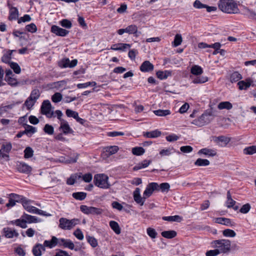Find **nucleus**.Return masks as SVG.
Wrapping results in <instances>:
<instances>
[{
    "instance_id": "obj_7",
    "label": "nucleus",
    "mask_w": 256,
    "mask_h": 256,
    "mask_svg": "<svg viewBox=\"0 0 256 256\" xmlns=\"http://www.w3.org/2000/svg\"><path fill=\"white\" fill-rule=\"evenodd\" d=\"M22 206L28 212L32 214H38L40 215H44V212L41 210L29 205L28 202L26 200L22 201Z\"/></svg>"
},
{
    "instance_id": "obj_39",
    "label": "nucleus",
    "mask_w": 256,
    "mask_h": 256,
    "mask_svg": "<svg viewBox=\"0 0 256 256\" xmlns=\"http://www.w3.org/2000/svg\"><path fill=\"white\" fill-rule=\"evenodd\" d=\"M242 78V75L238 72H234L230 76V80L232 82H238Z\"/></svg>"
},
{
    "instance_id": "obj_31",
    "label": "nucleus",
    "mask_w": 256,
    "mask_h": 256,
    "mask_svg": "<svg viewBox=\"0 0 256 256\" xmlns=\"http://www.w3.org/2000/svg\"><path fill=\"white\" fill-rule=\"evenodd\" d=\"M192 79V82L194 84H203L206 82L208 80V78L206 76H196L192 77L190 76Z\"/></svg>"
},
{
    "instance_id": "obj_61",
    "label": "nucleus",
    "mask_w": 256,
    "mask_h": 256,
    "mask_svg": "<svg viewBox=\"0 0 256 256\" xmlns=\"http://www.w3.org/2000/svg\"><path fill=\"white\" fill-rule=\"evenodd\" d=\"M214 250H210L206 252V256H216L220 254L216 248Z\"/></svg>"
},
{
    "instance_id": "obj_64",
    "label": "nucleus",
    "mask_w": 256,
    "mask_h": 256,
    "mask_svg": "<svg viewBox=\"0 0 256 256\" xmlns=\"http://www.w3.org/2000/svg\"><path fill=\"white\" fill-rule=\"evenodd\" d=\"M250 208V206L248 204H245L242 206L240 208V212L242 214H246L248 213Z\"/></svg>"
},
{
    "instance_id": "obj_16",
    "label": "nucleus",
    "mask_w": 256,
    "mask_h": 256,
    "mask_svg": "<svg viewBox=\"0 0 256 256\" xmlns=\"http://www.w3.org/2000/svg\"><path fill=\"white\" fill-rule=\"evenodd\" d=\"M3 232L4 236L7 238H12L18 237V233L15 230H12L10 228H5L3 229Z\"/></svg>"
},
{
    "instance_id": "obj_43",
    "label": "nucleus",
    "mask_w": 256,
    "mask_h": 256,
    "mask_svg": "<svg viewBox=\"0 0 256 256\" xmlns=\"http://www.w3.org/2000/svg\"><path fill=\"white\" fill-rule=\"evenodd\" d=\"M22 217L25 219L26 223H32V222H36L37 219L36 218L30 215H28L26 214H24L22 215Z\"/></svg>"
},
{
    "instance_id": "obj_36",
    "label": "nucleus",
    "mask_w": 256,
    "mask_h": 256,
    "mask_svg": "<svg viewBox=\"0 0 256 256\" xmlns=\"http://www.w3.org/2000/svg\"><path fill=\"white\" fill-rule=\"evenodd\" d=\"M153 112L154 114L158 116H166L170 114V111L168 110H155Z\"/></svg>"
},
{
    "instance_id": "obj_26",
    "label": "nucleus",
    "mask_w": 256,
    "mask_h": 256,
    "mask_svg": "<svg viewBox=\"0 0 256 256\" xmlns=\"http://www.w3.org/2000/svg\"><path fill=\"white\" fill-rule=\"evenodd\" d=\"M60 128L62 130V132L66 134L72 132V130L70 128L68 123L64 120H62V121L60 122Z\"/></svg>"
},
{
    "instance_id": "obj_32",
    "label": "nucleus",
    "mask_w": 256,
    "mask_h": 256,
    "mask_svg": "<svg viewBox=\"0 0 256 256\" xmlns=\"http://www.w3.org/2000/svg\"><path fill=\"white\" fill-rule=\"evenodd\" d=\"M210 162L206 159L199 158L194 162V164L198 166H206L210 164Z\"/></svg>"
},
{
    "instance_id": "obj_33",
    "label": "nucleus",
    "mask_w": 256,
    "mask_h": 256,
    "mask_svg": "<svg viewBox=\"0 0 256 256\" xmlns=\"http://www.w3.org/2000/svg\"><path fill=\"white\" fill-rule=\"evenodd\" d=\"M162 236L166 238H172L176 236V232L174 230L164 231L161 233Z\"/></svg>"
},
{
    "instance_id": "obj_27",
    "label": "nucleus",
    "mask_w": 256,
    "mask_h": 256,
    "mask_svg": "<svg viewBox=\"0 0 256 256\" xmlns=\"http://www.w3.org/2000/svg\"><path fill=\"white\" fill-rule=\"evenodd\" d=\"M162 134L160 131L156 130L151 132H148L144 133V135L145 136L149 138H156L160 136Z\"/></svg>"
},
{
    "instance_id": "obj_13",
    "label": "nucleus",
    "mask_w": 256,
    "mask_h": 256,
    "mask_svg": "<svg viewBox=\"0 0 256 256\" xmlns=\"http://www.w3.org/2000/svg\"><path fill=\"white\" fill-rule=\"evenodd\" d=\"M134 198L135 202L142 206L144 204L146 200V197L144 196L142 198L140 194V189L139 188H136L134 192Z\"/></svg>"
},
{
    "instance_id": "obj_23",
    "label": "nucleus",
    "mask_w": 256,
    "mask_h": 256,
    "mask_svg": "<svg viewBox=\"0 0 256 256\" xmlns=\"http://www.w3.org/2000/svg\"><path fill=\"white\" fill-rule=\"evenodd\" d=\"M45 250V248L41 244H36L33 248L32 252L34 256H41L42 251Z\"/></svg>"
},
{
    "instance_id": "obj_44",
    "label": "nucleus",
    "mask_w": 256,
    "mask_h": 256,
    "mask_svg": "<svg viewBox=\"0 0 256 256\" xmlns=\"http://www.w3.org/2000/svg\"><path fill=\"white\" fill-rule=\"evenodd\" d=\"M34 150L30 146L26 147L24 150V158H32L34 155Z\"/></svg>"
},
{
    "instance_id": "obj_1",
    "label": "nucleus",
    "mask_w": 256,
    "mask_h": 256,
    "mask_svg": "<svg viewBox=\"0 0 256 256\" xmlns=\"http://www.w3.org/2000/svg\"><path fill=\"white\" fill-rule=\"evenodd\" d=\"M218 8L223 12L228 14H238V8L237 4L233 0H220Z\"/></svg>"
},
{
    "instance_id": "obj_54",
    "label": "nucleus",
    "mask_w": 256,
    "mask_h": 256,
    "mask_svg": "<svg viewBox=\"0 0 256 256\" xmlns=\"http://www.w3.org/2000/svg\"><path fill=\"white\" fill-rule=\"evenodd\" d=\"M66 114L68 117L73 118L74 119L78 118L77 116H78V112L72 110L70 109H67L66 110Z\"/></svg>"
},
{
    "instance_id": "obj_6",
    "label": "nucleus",
    "mask_w": 256,
    "mask_h": 256,
    "mask_svg": "<svg viewBox=\"0 0 256 256\" xmlns=\"http://www.w3.org/2000/svg\"><path fill=\"white\" fill-rule=\"evenodd\" d=\"M52 105L48 100H44L41 106V112L48 118H51L54 115V112L51 110Z\"/></svg>"
},
{
    "instance_id": "obj_48",
    "label": "nucleus",
    "mask_w": 256,
    "mask_h": 256,
    "mask_svg": "<svg viewBox=\"0 0 256 256\" xmlns=\"http://www.w3.org/2000/svg\"><path fill=\"white\" fill-rule=\"evenodd\" d=\"M40 90L38 89H34L32 91L29 97L36 102V100L40 98Z\"/></svg>"
},
{
    "instance_id": "obj_25",
    "label": "nucleus",
    "mask_w": 256,
    "mask_h": 256,
    "mask_svg": "<svg viewBox=\"0 0 256 256\" xmlns=\"http://www.w3.org/2000/svg\"><path fill=\"white\" fill-rule=\"evenodd\" d=\"M58 239L55 236H52L50 240H45L44 243V246L52 248L58 244Z\"/></svg>"
},
{
    "instance_id": "obj_24",
    "label": "nucleus",
    "mask_w": 256,
    "mask_h": 256,
    "mask_svg": "<svg viewBox=\"0 0 256 256\" xmlns=\"http://www.w3.org/2000/svg\"><path fill=\"white\" fill-rule=\"evenodd\" d=\"M81 177V172L72 174L67 179L66 184L68 185H72L75 183L78 178H80Z\"/></svg>"
},
{
    "instance_id": "obj_63",
    "label": "nucleus",
    "mask_w": 256,
    "mask_h": 256,
    "mask_svg": "<svg viewBox=\"0 0 256 256\" xmlns=\"http://www.w3.org/2000/svg\"><path fill=\"white\" fill-rule=\"evenodd\" d=\"M87 240L90 244L94 248L98 246V242L96 240L94 237L88 236L87 237Z\"/></svg>"
},
{
    "instance_id": "obj_52",
    "label": "nucleus",
    "mask_w": 256,
    "mask_h": 256,
    "mask_svg": "<svg viewBox=\"0 0 256 256\" xmlns=\"http://www.w3.org/2000/svg\"><path fill=\"white\" fill-rule=\"evenodd\" d=\"M146 232L149 236H150L152 238H155L158 234L156 230L152 228H148L146 229Z\"/></svg>"
},
{
    "instance_id": "obj_20",
    "label": "nucleus",
    "mask_w": 256,
    "mask_h": 256,
    "mask_svg": "<svg viewBox=\"0 0 256 256\" xmlns=\"http://www.w3.org/2000/svg\"><path fill=\"white\" fill-rule=\"evenodd\" d=\"M18 170L20 172L29 174L32 171V168L25 163H20L18 165Z\"/></svg>"
},
{
    "instance_id": "obj_28",
    "label": "nucleus",
    "mask_w": 256,
    "mask_h": 256,
    "mask_svg": "<svg viewBox=\"0 0 256 256\" xmlns=\"http://www.w3.org/2000/svg\"><path fill=\"white\" fill-rule=\"evenodd\" d=\"M110 226L116 234H120L121 230L117 222L114 220L110 221Z\"/></svg>"
},
{
    "instance_id": "obj_34",
    "label": "nucleus",
    "mask_w": 256,
    "mask_h": 256,
    "mask_svg": "<svg viewBox=\"0 0 256 256\" xmlns=\"http://www.w3.org/2000/svg\"><path fill=\"white\" fill-rule=\"evenodd\" d=\"M214 222L217 224L228 226L231 224L230 220L227 218H215Z\"/></svg>"
},
{
    "instance_id": "obj_14",
    "label": "nucleus",
    "mask_w": 256,
    "mask_h": 256,
    "mask_svg": "<svg viewBox=\"0 0 256 256\" xmlns=\"http://www.w3.org/2000/svg\"><path fill=\"white\" fill-rule=\"evenodd\" d=\"M154 65L148 60H146L141 64L140 70L142 72H150L152 71Z\"/></svg>"
},
{
    "instance_id": "obj_29",
    "label": "nucleus",
    "mask_w": 256,
    "mask_h": 256,
    "mask_svg": "<svg viewBox=\"0 0 256 256\" xmlns=\"http://www.w3.org/2000/svg\"><path fill=\"white\" fill-rule=\"evenodd\" d=\"M18 10L16 8H12L10 11V16L8 19L10 20H12L18 18Z\"/></svg>"
},
{
    "instance_id": "obj_15",
    "label": "nucleus",
    "mask_w": 256,
    "mask_h": 256,
    "mask_svg": "<svg viewBox=\"0 0 256 256\" xmlns=\"http://www.w3.org/2000/svg\"><path fill=\"white\" fill-rule=\"evenodd\" d=\"M118 146H114L106 148L104 154H103V156L104 158H108L110 156L116 154L118 150Z\"/></svg>"
},
{
    "instance_id": "obj_9",
    "label": "nucleus",
    "mask_w": 256,
    "mask_h": 256,
    "mask_svg": "<svg viewBox=\"0 0 256 256\" xmlns=\"http://www.w3.org/2000/svg\"><path fill=\"white\" fill-rule=\"evenodd\" d=\"M159 185L156 182H152L148 184L144 192V196L146 198L150 197L154 190H158Z\"/></svg>"
},
{
    "instance_id": "obj_56",
    "label": "nucleus",
    "mask_w": 256,
    "mask_h": 256,
    "mask_svg": "<svg viewBox=\"0 0 256 256\" xmlns=\"http://www.w3.org/2000/svg\"><path fill=\"white\" fill-rule=\"evenodd\" d=\"M174 150V149L173 148H170L167 149L162 150L160 151V154L162 156H169L172 152V151Z\"/></svg>"
},
{
    "instance_id": "obj_40",
    "label": "nucleus",
    "mask_w": 256,
    "mask_h": 256,
    "mask_svg": "<svg viewBox=\"0 0 256 256\" xmlns=\"http://www.w3.org/2000/svg\"><path fill=\"white\" fill-rule=\"evenodd\" d=\"M162 220L168 222H180L182 220V218L179 216H163Z\"/></svg>"
},
{
    "instance_id": "obj_4",
    "label": "nucleus",
    "mask_w": 256,
    "mask_h": 256,
    "mask_svg": "<svg viewBox=\"0 0 256 256\" xmlns=\"http://www.w3.org/2000/svg\"><path fill=\"white\" fill-rule=\"evenodd\" d=\"M60 228L63 230H70L80 222L79 220L74 218L70 220L66 218H60L59 220Z\"/></svg>"
},
{
    "instance_id": "obj_49",
    "label": "nucleus",
    "mask_w": 256,
    "mask_h": 256,
    "mask_svg": "<svg viewBox=\"0 0 256 256\" xmlns=\"http://www.w3.org/2000/svg\"><path fill=\"white\" fill-rule=\"evenodd\" d=\"M156 74L158 78L162 80L167 78V77L170 74V72L167 71H158Z\"/></svg>"
},
{
    "instance_id": "obj_55",
    "label": "nucleus",
    "mask_w": 256,
    "mask_h": 256,
    "mask_svg": "<svg viewBox=\"0 0 256 256\" xmlns=\"http://www.w3.org/2000/svg\"><path fill=\"white\" fill-rule=\"evenodd\" d=\"M36 101L28 97L24 102V105L28 110L30 109L34 104Z\"/></svg>"
},
{
    "instance_id": "obj_42",
    "label": "nucleus",
    "mask_w": 256,
    "mask_h": 256,
    "mask_svg": "<svg viewBox=\"0 0 256 256\" xmlns=\"http://www.w3.org/2000/svg\"><path fill=\"white\" fill-rule=\"evenodd\" d=\"M126 32L128 34H136L138 32V27L135 24H131L126 28Z\"/></svg>"
},
{
    "instance_id": "obj_38",
    "label": "nucleus",
    "mask_w": 256,
    "mask_h": 256,
    "mask_svg": "<svg viewBox=\"0 0 256 256\" xmlns=\"http://www.w3.org/2000/svg\"><path fill=\"white\" fill-rule=\"evenodd\" d=\"M190 72L192 74L196 76H199L203 72L202 68L198 65L192 66L191 68Z\"/></svg>"
},
{
    "instance_id": "obj_51",
    "label": "nucleus",
    "mask_w": 256,
    "mask_h": 256,
    "mask_svg": "<svg viewBox=\"0 0 256 256\" xmlns=\"http://www.w3.org/2000/svg\"><path fill=\"white\" fill-rule=\"evenodd\" d=\"M62 94L60 92H56L52 96V100L54 102L58 103L60 102L62 100Z\"/></svg>"
},
{
    "instance_id": "obj_62",
    "label": "nucleus",
    "mask_w": 256,
    "mask_h": 256,
    "mask_svg": "<svg viewBox=\"0 0 256 256\" xmlns=\"http://www.w3.org/2000/svg\"><path fill=\"white\" fill-rule=\"evenodd\" d=\"M24 132L26 134H32L36 132V128L32 126L28 125L26 128Z\"/></svg>"
},
{
    "instance_id": "obj_2",
    "label": "nucleus",
    "mask_w": 256,
    "mask_h": 256,
    "mask_svg": "<svg viewBox=\"0 0 256 256\" xmlns=\"http://www.w3.org/2000/svg\"><path fill=\"white\" fill-rule=\"evenodd\" d=\"M211 245L213 248H216L220 254H227L231 250V242L228 239L213 240Z\"/></svg>"
},
{
    "instance_id": "obj_57",
    "label": "nucleus",
    "mask_w": 256,
    "mask_h": 256,
    "mask_svg": "<svg viewBox=\"0 0 256 256\" xmlns=\"http://www.w3.org/2000/svg\"><path fill=\"white\" fill-rule=\"evenodd\" d=\"M44 130L46 133L50 135L52 134L54 132V128L48 124H46L44 126Z\"/></svg>"
},
{
    "instance_id": "obj_18",
    "label": "nucleus",
    "mask_w": 256,
    "mask_h": 256,
    "mask_svg": "<svg viewBox=\"0 0 256 256\" xmlns=\"http://www.w3.org/2000/svg\"><path fill=\"white\" fill-rule=\"evenodd\" d=\"M198 154L199 155L204 154L208 156H214L216 155L217 153L215 150L212 149L204 148L199 150Z\"/></svg>"
},
{
    "instance_id": "obj_46",
    "label": "nucleus",
    "mask_w": 256,
    "mask_h": 256,
    "mask_svg": "<svg viewBox=\"0 0 256 256\" xmlns=\"http://www.w3.org/2000/svg\"><path fill=\"white\" fill-rule=\"evenodd\" d=\"M10 68L13 70L14 72L16 74H19L20 73V72H21L20 68L17 63L14 62H10Z\"/></svg>"
},
{
    "instance_id": "obj_35",
    "label": "nucleus",
    "mask_w": 256,
    "mask_h": 256,
    "mask_svg": "<svg viewBox=\"0 0 256 256\" xmlns=\"http://www.w3.org/2000/svg\"><path fill=\"white\" fill-rule=\"evenodd\" d=\"M244 153L246 155H252L256 154V146H252L244 148Z\"/></svg>"
},
{
    "instance_id": "obj_50",
    "label": "nucleus",
    "mask_w": 256,
    "mask_h": 256,
    "mask_svg": "<svg viewBox=\"0 0 256 256\" xmlns=\"http://www.w3.org/2000/svg\"><path fill=\"white\" fill-rule=\"evenodd\" d=\"M134 155L140 156L144 154V150L142 147H136L132 149Z\"/></svg>"
},
{
    "instance_id": "obj_8",
    "label": "nucleus",
    "mask_w": 256,
    "mask_h": 256,
    "mask_svg": "<svg viewBox=\"0 0 256 256\" xmlns=\"http://www.w3.org/2000/svg\"><path fill=\"white\" fill-rule=\"evenodd\" d=\"M12 145L10 142L3 144L0 150V157L6 158V160H9L8 154L12 150Z\"/></svg>"
},
{
    "instance_id": "obj_12",
    "label": "nucleus",
    "mask_w": 256,
    "mask_h": 256,
    "mask_svg": "<svg viewBox=\"0 0 256 256\" xmlns=\"http://www.w3.org/2000/svg\"><path fill=\"white\" fill-rule=\"evenodd\" d=\"M213 140L220 146H225L230 142V139L224 136H219L213 137Z\"/></svg>"
},
{
    "instance_id": "obj_59",
    "label": "nucleus",
    "mask_w": 256,
    "mask_h": 256,
    "mask_svg": "<svg viewBox=\"0 0 256 256\" xmlns=\"http://www.w3.org/2000/svg\"><path fill=\"white\" fill-rule=\"evenodd\" d=\"M6 80L8 82V84L12 86H16L18 84L16 79L12 77H8L7 78H6Z\"/></svg>"
},
{
    "instance_id": "obj_60",
    "label": "nucleus",
    "mask_w": 256,
    "mask_h": 256,
    "mask_svg": "<svg viewBox=\"0 0 256 256\" xmlns=\"http://www.w3.org/2000/svg\"><path fill=\"white\" fill-rule=\"evenodd\" d=\"M26 30H28V32H30L32 33L35 32L37 30V28H36V26L33 23H32L30 24L27 25L26 26Z\"/></svg>"
},
{
    "instance_id": "obj_22",
    "label": "nucleus",
    "mask_w": 256,
    "mask_h": 256,
    "mask_svg": "<svg viewBox=\"0 0 256 256\" xmlns=\"http://www.w3.org/2000/svg\"><path fill=\"white\" fill-rule=\"evenodd\" d=\"M242 10L243 14L247 16L249 18L256 20V13L252 10L244 7Z\"/></svg>"
},
{
    "instance_id": "obj_21",
    "label": "nucleus",
    "mask_w": 256,
    "mask_h": 256,
    "mask_svg": "<svg viewBox=\"0 0 256 256\" xmlns=\"http://www.w3.org/2000/svg\"><path fill=\"white\" fill-rule=\"evenodd\" d=\"M10 222L12 224H16V226H18L22 228H27L26 223L25 219L22 217V216H21L20 218L12 220Z\"/></svg>"
},
{
    "instance_id": "obj_58",
    "label": "nucleus",
    "mask_w": 256,
    "mask_h": 256,
    "mask_svg": "<svg viewBox=\"0 0 256 256\" xmlns=\"http://www.w3.org/2000/svg\"><path fill=\"white\" fill-rule=\"evenodd\" d=\"M60 24L63 27L66 28H70L72 27V24L71 22L66 19H64L60 22Z\"/></svg>"
},
{
    "instance_id": "obj_47",
    "label": "nucleus",
    "mask_w": 256,
    "mask_h": 256,
    "mask_svg": "<svg viewBox=\"0 0 256 256\" xmlns=\"http://www.w3.org/2000/svg\"><path fill=\"white\" fill-rule=\"evenodd\" d=\"M222 234L226 237L234 238L236 236V233L232 230L226 229L222 231Z\"/></svg>"
},
{
    "instance_id": "obj_41",
    "label": "nucleus",
    "mask_w": 256,
    "mask_h": 256,
    "mask_svg": "<svg viewBox=\"0 0 256 256\" xmlns=\"http://www.w3.org/2000/svg\"><path fill=\"white\" fill-rule=\"evenodd\" d=\"M72 196L75 199L79 200H82L86 198V194L84 192H74Z\"/></svg>"
},
{
    "instance_id": "obj_17",
    "label": "nucleus",
    "mask_w": 256,
    "mask_h": 256,
    "mask_svg": "<svg viewBox=\"0 0 256 256\" xmlns=\"http://www.w3.org/2000/svg\"><path fill=\"white\" fill-rule=\"evenodd\" d=\"M58 245L60 246H62L70 250H73L74 248V244L70 240L64 238L58 239Z\"/></svg>"
},
{
    "instance_id": "obj_45",
    "label": "nucleus",
    "mask_w": 256,
    "mask_h": 256,
    "mask_svg": "<svg viewBox=\"0 0 256 256\" xmlns=\"http://www.w3.org/2000/svg\"><path fill=\"white\" fill-rule=\"evenodd\" d=\"M182 41V38L180 34H176L175 36L174 39V42H172V46L174 47H176L180 46Z\"/></svg>"
},
{
    "instance_id": "obj_30",
    "label": "nucleus",
    "mask_w": 256,
    "mask_h": 256,
    "mask_svg": "<svg viewBox=\"0 0 256 256\" xmlns=\"http://www.w3.org/2000/svg\"><path fill=\"white\" fill-rule=\"evenodd\" d=\"M232 108V104L229 102H222L218 104V108L219 110L226 109L230 110Z\"/></svg>"
},
{
    "instance_id": "obj_3",
    "label": "nucleus",
    "mask_w": 256,
    "mask_h": 256,
    "mask_svg": "<svg viewBox=\"0 0 256 256\" xmlns=\"http://www.w3.org/2000/svg\"><path fill=\"white\" fill-rule=\"evenodd\" d=\"M108 177L105 174H96L94 176V182L98 187L107 189L108 188L110 184L108 182Z\"/></svg>"
},
{
    "instance_id": "obj_53",
    "label": "nucleus",
    "mask_w": 256,
    "mask_h": 256,
    "mask_svg": "<svg viewBox=\"0 0 256 256\" xmlns=\"http://www.w3.org/2000/svg\"><path fill=\"white\" fill-rule=\"evenodd\" d=\"M66 82L65 80H61L59 82H56L52 83V88H56V89H59L60 88L66 85Z\"/></svg>"
},
{
    "instance_id": "obj_10",
    "label": "nucleus",
    "mask_w": 256,
    "mask_h": 256,
    "mask_svg": "<svg viewBox=\"0 0 256 256\" xmlns=\"http://www.w3.org/2000/svg\"><path fill=\"white\" fill-rule=\"evenodd\" d=\"M211 114H204L202 116H200L199 118H198L197 119L194 120L192 122V124H194L198 126H202L204 125H205L206 124H207L208 122V118L206 117L208 116H210Z\"/></svg>"
},
{
    "instance_id": "obj_19",
    "label": "nucleus",
    "mask_w": 256,
    "mask_h": 256,
    "mask_svg": "<svg viewBox=\"0 0 256 256\" xmlns=\"http://www.w3.org/2000/svg\"><path fill=\"white\" fill-rule=\"evenodd\" d=\"M252 82V81L250 78L246 79L245 81L241 80L238 82V86L239 90H246L248 89L251 85Z\"/></svg>"
},
{
    "instance_id": "obj_5",
    "label": "nucleus",
    "mask_w": 256,
    "mask_h": 256,
    "mask_svg": "<svg viewBox=\"0 0 256 256\" xmlns=\"http://www.w3.org/2000/svg\"><path fill=\"white\" fill-rule=\"evenodd\" d=\"M80 210L84 214H101L104 210L102 208H98L94 206H88L85 205H82L80 206Z\"/></svg>"
},
{
    "instance_id": "obj_37",
    "label": "nucleus",
    "mask_w": 256,
    "mask_h": 256,
    "mask_svg": "<svg viewBox=\"0 0 256 256\" xmlns=\"http://www.w3.org/2000/svg\"><path fill=\"white\" fill-rule=\"evenodd\" d=\"M14 51V50H9L8 52L4 54V56L2 58V62L4 63H8L10 64V60L12 58V52Z\"/></svg>"
},
{
    "instance_id": "obj_11",
    "label": "nucleus",
    "mask_w": 256,
    "mask_h": 256,
    "mask_svg": "<svg viewBox=\"0 0 256 256\" xmlns=\"http://www.w3.org/2000/svg\"><path fill=\"white\" fill-rule=\"evenodd\" d=\"M51 32L57 36H64L68 33V31L63 29L56 26H52L51 28Z\"/></svg>"
}]
</instances>
